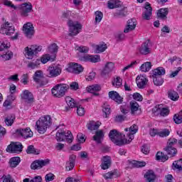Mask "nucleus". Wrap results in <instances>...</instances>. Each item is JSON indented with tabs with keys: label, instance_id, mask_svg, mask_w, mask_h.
<instances>
[{
	"label": "nucleus",
	"instance_id": "1",
	"mask_svg": "<svg viewBox=\"0 0 182 182\" xmlns=\"http://www.w3.org/2000/svg\"><path fill=\"white\" fill-rule=\"evenodd\" d=\"M72 11L67 10L63 12L62 18L63 21H68V26H69V36H76L77 33L82 31V24L79 21H73L70 19Z\"/></svg>",
	"mask_w": 182,
	"mask_h": 182
},
{
	"label": "nucleus",
	"instance_id": "2",
	"mask_svg": "<svg viewBox=\"0 0 182 182\" xmlns=\"http://www.w3.org/2000/svg\"><path fill=\"white\" fill-rule=\"evenodd\" d=\"M52 125V118L50 115H46L39 118L36 122V130L40 133V134H44L48 130V127H50Z\"/></svg>",
	"mask_w": 182,
	"mask_h": 182
},
{
	"label": "nucleus",
	"instance_id": "3",
	"mask_svg": "<svg viewBox=\"0 0 182 182\" xmlns=\"http://www.w3.org/2000/svg\"><path fill=\"white\" fill-rule=\"evenodd\" d=\"M109 137L115 146H119V147L124 146V144H130V143H132V140L123 139L122 133L117 132L116 129H112L109 132Z\"/></svg>",
	"mask_w": 182,
	"mask_h": 182
},
{
	"label": "nucleus",
	"instance_id": "4",
	"mask_svg": "<svg viewBox=\"0 0 182 182\" xmlns=\"http://www.w3.org/2000/svg\"><path fill=\"white\" fill-rule=\"evenodd\" d=\"M68 89H69V85L66 84L56 85L51 90L52 95L55 97H58V98L63 97V96L66 95V92H68Z\"/></svg>",
	"mask_w": 182,
	"mask_h": 182
},
{
	"label": "nucleus",
	"instance_id": "5",
	"mask_svg": "<svg viewBox=\"0 0 182 182\" xmlns=\"http://www.w3.org/2000/svg\"><path fill=\"white\" fill-rule=\"evenodd\" d=\"M33 80L40 85V87H42V86H45L49 83V80L48 78L45 77V75H43V71L41 70H38L35 72L33 75Z\"/></svg>",
	"mask_w": 182,
	"mask_h": 182
},
{
	"label": "nucleus",
	"instance_id": "6",
	"mask_svg": "<svg viewBox=\"0 0 182 182\" xmlns=\"http://www.w3.org/2000/svg\"><path fill=\"white\" fill-rule=\"evenodd\" d=\"M55 140L57 141H65L66 140L67 143H72L73 141V134L70 131H67V132L58 131L55 134Z\"/></svg>",
	"mask_w": 182,
	"mask_h": 182
},
{
	"label": "nucleus",
	"instance_id": "7",
	"mask_svg": "<svg viewBox=\"0 0 182 182\" xmlns=\"http://www.w3.org/2000/svg\"><path fill=\"white\" fill-rule=\"evenodd\" d=\"M42 50L41 46L32 45L25 48V56L27 59H32L35 55H38Z\"/></svg>",
	"mask_w": 182,
	"mask_h": 182
},
{
	"label": "nucleus",
	"instance_id": "8",
	"mask_svg": "<svg viewBox=\"0 0 182 182\" xmlns=\"http://www.w3.org/2000/svg\"><path fill=\"white\" fill-rule=\"evenodd\" d=\"M0 33L2 35H7V36H11V34L15 33V27L8 21L5 22L1 26Z\"/></svg>",
	"mask_w": 182,
	"mask_h": 182
},
{
	"label": "nucleus",
	"instance_id": "9",
	"mask_svg": "<svg viewBox=\"0 0 182 182\" xmlns=\"http://www.w3.org/2000/svg\"><path fill=\"white\" fill-rule=\"evenodd\" d=\"M83 67L80 64L70 63L68 67L66 68V71L70 73H74V75H80L83 72Z\"/></svg>",
	"mask_w": 182,
	"mask_h": 182
},
{
	"label": "nucleus",
	"instance_id": "10",
	"mask_svg": "<svg viewBox=\"0 0 182 182\" xmlns=\"http://www.w3.org/2000/svg\"><path fill=\"white\" fill-rule=\"evenodd\" d=\"M23 32L28 38V39H32V36L35 35V27L31 22H28L23 26Z\"/></svg>",
	"mask_w": 182,
	"mask_h": 182
},
{
	"label": "nucleus",
	"instance_id": "11",
	"mask_svg": "<svg viewBox=\"0 0 182 182\" xmlns=\"http://www.w3.org/2000/svg\"><path fill=\"white\" fill-rule=\"evenodd\" d=\"M47 72L48 73L47 77H58V76L60 75V73H62V67L60 65L50 66Z\"/></svg>",
	"mask_w": 182,
	"mask_h": 182
},
{
	"label": "nucleus",
	"instance_id": "12",
	"mask_svg": "<svg viewBox=\"0 0 182 182\" xmlns=\"http://www.w3.org/2000/svg\"><path fill=\"white\" fill-rule=\"evenodd\" d=\"M49 163H50V160L48 159L44 160L37 159L33 161L31 165V170H41V168L45 167V166H48Z\"/></svg>",
	"mask_w": 182,
	"mask_h": 182
},
{
	"label": "nucleus",
	"instance_id": "13",
	"mask_svg": "<svg viewBox=\"0 0 182 182\" xmlns=\"http://www.w3.org/2000/svg\"><path fill=\"white\" fill-rule=\"evenodd\" d=\"M33 8V6H32V4L31 2L21 4L20 7L21 15L24 18H26V16H28L29 14H31V12L32 11Z\"/></svg>",
	"mask_w": 182,
	"mask_h": 182
},
{
	"label": "nucleus",
	"instance_id": "14",
	"mask_svg": "<svg viewBox=\"0 0 182 182\" xmlns=\"http://www.w3.org/2000/svg\"><path fill=\"white\" fill-rule=\"evenodd\" d=\"M23 146L21 142H11L6 148L8 153H16V151H22Z\"/></svg>",
	"mask_w": 182,
	"mask_h": 182
},
{
	"label": "nucleus",
	"instance_id": "15",
	"mask_svg": "<svg viewBox=\"0 0 182 182\" xmlns=\"http://www.w3.org/2000/svg\"><path fill=\"white\" fill-rule=\"evenodd\" d=\"M16 133L18 134V136H21L23 139H29L31 137H33V132H32L31 128L29 127L16 129Z\"/></svg>",
	"mask_w": 182,
	"mask_h": 182
},
{
	"label": "nucleus",
	"instance_id": "16",
	"mask_svg": "<svg viewBox=\"0 0 182 182\" xmlns=\"http://www.w3.org/2000/svg\"><path fill=\"white\" fill-rule=\"evenodd\" d=\"M145 11L142 13V18L143 19H145L146 21H149L150 16L152 15L153 12V8H151V6L149 4V2L145 3Z\"/></svg>",
	"mask_w": 182,
	"mask_h": 182
},
{
	"label": "nucleus",
	"instance_id": "17",
	"mask_svg": "<svg viewBox=\"0 0 182 182\" xmlns=\"http://www.w3.org/2000/svg\"><path fill=\"white\" fill-rule=\"evenodd\" d=\"M80 60L82 62H92V63H97L100 62V56L99 55H84L80 58Z\"/></svg>",
	"mask_w": 182,
	"mask_h": 182
},
{
	"label": "nucleus",
	"instance_id": "18",
	"mask_svg": "<svg viewBox=\"0 0 182 182\" xmlns=\"http://www.w3.org/2000/svg\"><path fill=\"white\" fill-rule=\"evenodd\" d=\"M149 80L146 77V75H138L136 78V83L139 89H144L146 85H147Z\"/></svg>",
	"mask_w": 182,
	"mask_h": 182
},
{
	"label": "nucleus",
	"instance_id": "19",
	"mask_svg": "<svg viewBox=\"0 0 182 182\" xmlns=\"http://www.w3.org/2000/svg\"><path fill=\"white\" fill-rule=\"evenodd\" d=\"M108 96L109 99H112V100H114V102H116L118 103V105H121V103H123V97L119 95V92L116 91H110L108 93Z\"/></svg>",
	"mask_w": 182,
	"mask_h": 182
},
{
	"label": "nucleus",
	"instance_id": "20",
	"mask_svg": "<svg viewBox=\"0 0 182 182\" xmlns=\"http://www.w3.org/2000/svg\"><path fill=\"white\" fill-rule=\"evenodd\" d=\"M149 43H150V40H147L143 43V44L139 48V53L141 55H149L151 53L150 47H149Z\"/></svg>",
	"mask_w": 182,
	"mask_h": 182
},
{
	"label": "nucleus",
	"instance_id": "21",
	"mask_svg": "<svg viewBox=\"0 0 182 182\" xmlns=\"http://www.w3.org/2000/svg\"><path fill=\"white\" fill-rule=\"evenodd\" d=\"M167 15H168V8H162L157 11L156 16L158 19L167 21Z\"/></svg>",
	"mask_w": 182,
	"mask_h": 182
},
{
	"label": "nucleus",
	"instance_id": "22",
	"mask_svg": "<svg viewBox=\"0 0 182 182\" xmlns=\"http://www.w3.org/2000/svg\"><path fill=\"white\" fill-rule=\"evenodd\" d=\"M75 164H76V155L72 154L69 157V161L66 162V170L67 171H70L75 168Z\"/></svg>",
	"mask_w": 182,
	"mask_h": 182
},
{
	"label": "nucleus",
	"instance_id": "23",
	"mask_svg": "<svg viewBox=\"0 0 182 182\" xmlns=\"http://www.w3.org/2000/svg\"><path fill=\"white\" fill-rule=\"evenodd\" d=\"M21 99L26 100V103L28 104L33 103L34 102L33 95L28 90H25L23 91V95L21 96Z\"/></svg>",
	"mask_w": 182,
	"mask_h": 182
},
{
	"label": "nucleus",
	"instance_id": "24",
	"mask_svg": "<svg viewBox=\"0 0 182 182\" xmlns=\"http://www.w3.org/2000/svg\"><path fill=\"white\" fill-rule=\"evenodd\" d=\"M112 166V159L109 156L102 157V162L101 164V168L102 170H107Z\"/></svg>",
	"mask_w": 182,
	"mask_h": 182
},
{
	"label": "nucleus",
	"instance_id": "25",
	"mask_svg": "<svg viewBox=\"0 0 182 182\" xmlns=\"http://www.w3.org/2000/svg\"><path fill=\"white\" fill-rule=\"evenodd\" d=\"M104 138L105 134L102 130L96 131L95 134L92 136L94 141H96L97 144H102Z\"/></svg>",
	"mask_w": 182,
	"mask_h": 182
},
{
	"label": "nucleus",
	"instance_id": "26",
	"mask_svg": "<svg viewBox=\"0 0 182 182\" xmlns=\"http://www.w3.org/2000/svg\"><path fill=\"white\" fill-rule=\"evenodd\" d=\"M136 25L135 18L128 20L127 27L124 30V33H129V31H134L136 29Z\"/></svg>",
	"mask_w": 182,
	"mask_h": 182
},
{
	"label": "nucleus",
	"instance_id": "27",
	"mask_svg": "<svg viewBox=\"0 0 182 182\" xmlns=\"http://www.w3.org/2000/svg\"><path fill=\"white\" fill-rule=\"evenodd\" d=\"M65 102L68 105V107H65L66 112H69L70 109H73L74 107H77V104H76L75 100L70 97H66Z\"/></svg>",
	"mask_w": 182,
	"mask_h": 182
},
{
	"label": "nucleus",
	"instance_id": "28",
	"mask_svg": "<svg viewBox=\"0 0 182 182\" xmlns=\"http://www.w3.org/2000/svg\"><path fill=\"white\" fill-rule=\"evenodd\" d=\"M114 69V63L112 62L107 63L104 69L102 71V76H106V75H109L110 72H112Z\"/></svg>",
	"mask_w": 182,
	"mask_h": 182
},
{
	"label": "nucleus",
	"instance_id": "29",
	"mask_svg": "<svg viewBox=\"0 0 182 182\" xmlns=\"http://www.w3.org/2000/svg\"><path fill=\"white\" fill-rule=\"evenodd\" d=\"M155 112H159L161 116L166 117L170 114V109L168 107H162L161 105H156L154 109Z\"/></svg>",
	"mask_w": 182,
	"mask_h": 182
},
{
	"label": "nucleus",
	"instance_id": "30",
	"mask_svg": "<svg viewBox=\"0 0 182 182\" xmlns=\"http://www.w3.org/2000/svg\"><path fill=\"white\" fill-rule=\"evenodd\" d=\"M164 150L166 151L168 156L170 157H176L177 156L178 151L175 147L166 146Z\"/></svg>",
	"mask_w": 182,
	"mask_h": 182
},
{
	"label": "nucleus",
	"instance_id": "31",
	"mask_svg": "<svg viewBox=\"0 0 182 182\" xmlns=\"http://www.w3.org/2000/svg\"><path fill=\"white\" fill-rule=\"evenodd\" d=\"M166 75V69L163 67H159L152 71V77H156V76H163Z\"/></svg>",
	"mask_w": 182,
	"mask_h": 182
},
{
	"label": "nucleus",
	"instance_id": "32",
	"mask_svg": "<svg viewBox=\"0 0 182 182\" xmlns=\"http://www.w3.org/2000/svg\"><path fill=\"white\" fill-rule=\"evenodd\" d=\"M103 177L104 178H105V180L117 178V177H119V171H117V169L114 170L113 171L106 173L103 175Z\"/></svg>",
	"mask_w": 182,
	"mask_h": 182
},
{
	"label": "nucleus",
	"instance_id": "33",
	"mask_svg": "<svg viewBox=\"0 0 182 182\" xmlns=\"http://www.w3.org/2000/svg\"><path fill=\"white\" fill-rule=\"evenodd\" d=\"M144 178L148 182H154L156 180V174L153 170H149L145 173Z\"/></svg>",
	"mask_w": 182,
	"mask_h": 182
},
{
	"label": "nucleus",
	"instance_id": "34",
	"mask_svg": "<svg viewBox=\"0 0 182 182\" xmlns=\"http://www.w3.org/2000/svg\"><path fill=\"white\" fill-rule=\"evenodd\" d=\"M109 9H114V8H119L122 4L119 0H109L107 3Z\"/></svg>",
	"mask_w": 182,
	"mask_h": 182
},
{
	"label": "nucleus",
	"instance_id": "35",
	"mask_svg": "<svg viewBox=\"0 0 182 182\" xmlns=\"http://www.w3.org/2000/svg\"><path fill=\"white\" fill-rule=\"evenodd\" d=\"M139 131V127L136 124H133L129 127V133L127 134V136H128L129 139L131 140V141L133 140L132 137H133V134H136V132Z\"/></svg>",
	"mask_w": 182,
	"mask_h": 182
},
{
	"label": "nucleus",
	"instance_id": "36",
	"mask_svg": "<svg viewBox=\"0 0 182 182\" xmlns=\"http://www.w3.org/2000/svg\"><path fill=\"white\" fill-rule=\"evenodd\" d=\"M100 124H102V123L100 122H95V121H90L87 125V127L88 130H97V129L100 127Z\"/></svg>",
	"mask_w": 182,
	"mask_h": 182
},
{
	"label": "nucleus",
	"instance_id": "37",
	"mask_svg": "<svg viewBox=\"0 0 182 182\" xmlns=\"http://www.w3.org/2000/svg\"><path fill=\"white\" fill-rule=\"evenodd\" d=\"M129 106L131 109V114H136V112H139V103L136 101H131L129 102Z\"/></svg>",
	"mask_w": 182,
	"mask_h": 182
},
{
	"label": "nucleus",
	"instance_id": "38",
	"mask_svg": "<svg viewBox=\"0 0 182 182\" xmlns=\"http://www.w3.org/2000/svg\"><path fill=\"white\" fill-rule=\"evenodd\" d=\"M21 163V158L19 156H15L11 158L9 160L10 167L15 168Z\"/></svg>",
	"mask_w": 182,
	"mask_h": 182
},
{
	"label": "nucleus",
	"instance_id": "39",
	"mask_svg": "<svg viewBox=\"0 0 182 182\" xmlns=\"http://www.w3.org/2000/svg\"><path fill=\"white\" fill-rule=\"evenodd\" d=\"M15 119H16V117L15 116L14 114L8 115L4 119V123L6 124V126H11L12 124H14V122H15Z\"/></svg>",
	"mask_w": 182,
	"mask_h": 182
},
{
	"label": "nucleus",
	"instance_id": "40",
	"mask_svg": "<svg viewBox=\"0 0 182 182\" xmlns=\"http://www.w3.org/2000/svg\"><path fill=\"white\" fill-rule=\"evenodd\" d=\"M26 152L27 154H41V150L35 149V146L33 145H30L27 147V149L26 150Z\"/></svg>",
	"mask_w": 182,
	"mask_h": 182
},
{
	"label": "nucleus",
	"instance_id": "41",
	"mask_svg": "<svg viewBox=\"0 0 182 182\" xmlns=\"http://www.w3.org/2000/svg\"><path fill=\"white\" fill-rule=\"evenodd\" d=\"M102 90L100 85H92L87 87L86 90L88 93H93L94 92H100Z\"/></svg>",
	"mask_w": 182,
	"mask_h": 182
},
{
	"label": "nucleus",
	"instance_id": "42",
	"mask_svg": "<svg viewBox=\"0 0 182 182\" xmlns=\"http://www.w3.org/2000/svg\"><path fill=\"white\" fill-rule=\"evenodd\" d=\"M4 60H11L14 58V53L12 51H4V53L1 55Z\"/></svg>",
	"mask_w": 182,
	"mask_h": 182
},
{
	"label": "nucleus",
	"instance_id": "43",
	"mask_svg": "<svg viewBox=\"0 0 182 182\" xmlns=\"http://www.w3.org/2000/svg\"><path fill=\"white\" fill-rule=\"evenodd\" d=\"M156 160L161 161L164 163V161H167V160H168V156L164 155V154L162 152H157V154H156Z\"/></svg>",
	"mask_w": 182,
	"mask_h": 182
},
{
	"label": "nucleus",
	"instance_id": "44",
	"mask_svg": "<svg viewBox=\"0 0 182 182\" xmlns=\"http://www.w3.org/2000/svg\"><path fill=\"white\" fill-rule=\"evenodd\" d=\"M168 97L171 100H173V102H176V100H178V93L176 91H169L168 92Z\"/></svg>",
	"mask_w": 182,
	"mask_h": 182
},
{
	"label": "nucleus",
	"instance_id": "45",
	"mask_svg": "<svg viewBox=\"0 0 182 182\" xmlns=\"http://www.w3.org/2000/svg\"><path fill=\"white\" fill-rule=\"evenodd\" d=\"M150 69H151V62L144 63L140 66V70H141V72H149Z\"/></svg>",
	"mask_w": 182,
	"mask_h": 182
},
{
	"label": "nucleus",
	"instance_id": "46",
	"mask_svg": "<svg viewBox=\"0 0 182 182\" xmlns=\"http://www.w3.org/2000/svg\"><path fill=\"white\" fill-rule=\"evenodd\" d=\"M152 77H153L154 84L156 86H161V85L164 83V80H163V78L161 76H155Z\"/></svg>",
	"mask_w": 182,
	"mask_h": 182
},
{
	"label": "nucleus",
	"instance_id": "47",
	"mask_svg": "<svg viewBox=\"0 0 182 182\" xmlns=\"http://www.w3.org/2000/svg\"><path fill=\"white\" fill-rule=\"evenodd\" d=\"M95 52L96 53H102V52H105L106 49H107V44H99L96 46Z\"/></svg>",
	"mask_w": 182,
	"mask_h": 182
},
{
	"label": "nucleus",
	"instance_id": "48",
	"mask_svg": "<svg viewBox=\"0 0 182 182\" xmlns=\"http://www.w3.org/2000/svg\"><path fill=\"white\" fill-rule=\"evenodd\" d=\"M172 166L174 167V168L178 170V171H182V159L175 161Z\"/></svg>",
	"mask_w": 182,
	"mask_h": 182
},
{
	"label": "nucleus",
	"instance_id": "49",
	"mask_svg": "<svg viewBox=\"0 0 182 182\" xmlns=\"http://www.w3.org/2000/svg\"><path fill=\"white\" fill-rule=\"evenodd\" d=\"M123 80L120 78V77H117L116 78H114V80L112 81V86L114 87H120L122 86V82Z\"/></svg>",
	"mask_w": 182,
	"mask_h": 182
},
{
	"label": "nucleus",
	"instance_id": "50",
	"mask_svg": "<svg viewBox=\"0 0 182 182\" xmlns=\"http://www.w3.org/2000/svg\"><path fill=\"white\" fill-rule=\"evenodd\" d=\"M23 182H42V176H35L33 179H29L28 178H26L23 180Z\"/></svg>",
	"mask_w": 182,
	"mask_h": 182
},
{
	"label": "nucleus",
	"instance_id": "51",
	"mask_svg": "<svg viewBox=\"0 0 182 182\" xmlns=\"http://www.w3.org/2000/svg\"><path fill=\"white\" fill-rule=\"evenodd\" d=\"M59 47L58 46V44L53 43L48 47V52H50V53H56Z\"/></svg>",
	"mask_w": 182,
	"mask_h": 182
},
{
	"label": "nucleus",
	"instance_id": "52",
	"mask_svg": "<svg viewBox=\"0 0 182 182\" xmlns=\"http://www.w3.org/2000/svg\"><path fill=\"white\" fill-rule=\"evenodd\" d=\"M127 15V11H124V9L118 11L117 13H115L114 16L116 18H124Z\"/></svg>",
	"mask_w": 182,
	"mask_h": 182
},
{
	"label": "nucleus",
	"instance_id": "53",
	"mask_svg": "<svg viewBox=\"0 0 182 182\" xmlns=\"http://www.w3.org/2000/svg\"><path fill=\"white\" fill-rule=\"evenodd\" d=\"M146 166V162L139 161H134L132 163L133 167H136L137 168L144 167Z\"/></svg>",
	"mask_w": 182,
	"mask_h": 182
},
{
	"label": "nucleus",
	"instance_id": "54",
	"mask_svg": "<svg viewBox=\"0 0 182 182\" xmlns=\"http://www.w3.org/2000/svg\"><path fill=\"white\" fill-rule=\"evenodd\" d=\"M173 122L176 123V124H181L182 117L180 116L179 112L173 115Z\"/></svg>",
	"mask_w": 182,
	"mask_h": 182
},
{
	"label": "nucleus",
	"instance_id": "55",
	"mask_svg": "<svg viewBox=\"0 0 182 182\" xmlns=\"http://www.w3.org/2000/svg\"><path fill=\"white\" fill-rule=\"evenodd\" d=\"M158 136H159V137H167L170 136V130L164 129L163 131L158 133Z\"/></svg>",
	"mask_w": 182,
	"mask_h": 182
},
{
	"label": "nucleus",
	"instance_id": "56",
	"mask_svg": "<svg viewBox=\"0 0 182 182\" xmlns=\"http://www.w3.org/2000/svg\"><path fill=\"white\" fill-rule=\"evenodd\" d=\"M103 19V13L100 11H95V22H100Z\"/></svg>",
	"mask_w": 182,
	"mask_h": 182
},
{
	"label": "nucleus",
	"instance_id": "57",
	"mask_svg": "<svg viewBox=\"0 0 182 182\" xmlns=\"http://www.w3.org/2000/svg\"><path fill=\"white\" fill-rule=\"evenodd\" d=\"M175 144H177V139L170 138L168 140V144H167L166 147H174Z\"/></svg>",
	"mask_w": 182,
	"mask_h": 182
},
{
	"label": "nucleus",
	"instance_id": "58",
	"mask_svg": "<svg viewBox=\"0 0 182 182\" xmlns=\"http://www.w3.org/2000/svg\"><path fill=\"white\" fill-rule=\"evenodd\" d=\"M21 82L23 83V85H26L29 82V75L28 74H23L21 76Z\"/></svg>",
	"mask_w": 182,
	"mask_h": 182
},
{
	"label": "nucleus",
	"instance_id": "59",
	"mask_svg": "<svg viewBox=\"0 0 182 182\" xmlns=\"http://www.w3.org/2000/svg\"><path fill=\"white\" fill-rule=\"evenodd\" d=\"M141 150L144 154H149V153H150V146L145 144L141 146Z\"/></svg>",
	"mask_w": 182,
	"mask_h": 182
},
{
	"label": "nucleus",
	"instance_id": "60",
	"mask_svg": "<svg viewBox=\"0 0 182 182\" xmlns=\"http://www.w3.org/2000/svg\"><path fill=\"white\" fill-rule=\"evenodd\" d=\"M132 97L134 100H136L137 102L143 101V96H141V95H140V93L139 92L134 93V95H132Z\"/></svg>",
	"mask_w": 182,
	"mask_h": 182
},
{
	"label": "nucleus",
	"instance_id": "61",
	"mask_svg": "<svg viewBox=\"0 0 182 182\" xmlns=\"http://www.w3.org/2000/svg\"><path fill=\"white\" fill-rule=\"evenodd\" d=\"M45 180L46 182L53 181L55 180V176L52 173H49L46 175Z\"/></svg>",
	"mask_w": 182,
	"mask_h": 182
},
{
	"label": "nucleus",
	"instance_id": "62",
	"mask_svg": "<svg viewBox=\"0 0 182 182\" xmlns=\"http://www.w3.org/2000/svg\"><path fill=\"white\" fill-rule=\"evenodd\" d=\"M102 112L105 115V117H107V115L110 114V107L109 105H104L102 107Z\"/></svg>",
	"mask_w": 182,
	"mask_h": 182
},
{
	"label": "nucleus",
	"instance_id": "63",
	"mask_svg": "<svg viewBox=\"0 0 182 182\" xmlns=\"http://www.w3.org/2000/svg\"><path fill=\"white\" fill-rule=\"evenodd\" d=\"M77 107V113L78 116H84L85 115V108H83L82 106L75 107Z\"/></svg>",
	"mask_w": 182,
	"mask_h": 182
},
{
	"label": "nucleus",
	"instance_id": "64",
	"mask_svg": "<svg viewBox=\"0 0 182 182\" xmlns=\"http://www.w3.org/2000/svg\"><path fill=\"white\" fill-rule=\"evenodd\" d=\"M3 182H16L11 175L4 176H3Z\"/></svg>",
	"mask_w": 182,
	"mask_h": 182
}]
</instances>
